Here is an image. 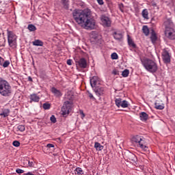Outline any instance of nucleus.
<instances>
[{
    "label": "nucleus",
    "instance_id": "nucleus-1",
    "mask_svg": "<svg viewBox=\"0 0 175 175\" xmlns=\"http://www.w3.org/2000/svg\"><path fill=\"white\" fill-rule=\"evenodd\" d=\"M72 16L76 23L84 29H94L95 28V20L91 18V10L86 8L83 10H75Z\"/></svg>",
    "mask_w": 175,
    "mask_h": 175
},
{
    "label": "nucleus",
    "instance_id": "nucleus-2",
    "mask_svg": "<svg viewBox=\"0 0 175 175\" xmlns=\"http://www.w3.org/2000/svg\"><path fill=\"white\" fill-rule=\"evenodd\" d=\"M12 92L13 90L10 83L6 79L0 77V95L4 96V98H9V96H12Z\"/></svg>",
    "mask_w": 175,
    "mask_h": 175
},
{
    "label": "nucleus",
    "instance_id": "nucleus-3",
    "mask_svg": "<svg viewBox=\"0 0 175 175\" xmlns=\"http://www.w3.org/2000/svg\"><path fill=\"white\" fill-rule=\"evenodd\" d=\"M133 142L137 144V146L144 152L148 151V144L146 138L142 135H135L132 138Z\"/></svg>",
    "mask_w": 175,
    "mask_h": 175
},
{
    "label": "nucleus",
    "instance_id": "nucleus-4",
    "mask_svg": "<svg viewBox=\"0 0 175 175\" xmlns=\"http://www.w3.org/2000/svg\"><path fill=\"white\" fill-rule=\"evenodd\" d=\"M143 66L150 73H155L158 70V65L152 59H145L142 61Z\"/></svg>",
    "mask_w": 175,
    "mask_h": 175
},
{
    "label": "nucleus",
    "instance_id": "nucleus-5",
    "mask_svg": "<svg viewBox=\"0 0 175 175\" xmlns=\"http://www.w3.org/2000/svg\"><path fill=\"white\" fill-rule=\"evenodd\" d=\"M8 42L10 47H14L17 44V36L12 31H7Z\"/></svg>",
    "mask_w": 175,
    "mask_h": 175
},
{
    "label": "nucleus",
    "instance_id": "nucleus-6",
    "mask_svg": "<svg viewBox=\"0 0 175 175\" xmlns=\"http://www.w3.org/2000/svg\"><path fill=\"white\" fill-rule=\"evenodd\" d=\"M90 42L92 44H97V46L102 44L103 42L102 40V36L98 34L96 31H93L90 35Z\"/></svg>",
    "mask_w": 175,
    "mask_h": 175
},
{
    "label": "nucleus",
    "instance_id": "nucleus-7",
    "mask_svg": "<svg viewBox=\"0 0 175 175\" xmlns=\"http://www.w3.org/2000/svg\"><path fill=\"white\" fill-rule=\"evenodd\" d=\"M72 106H73V102L67 100L64 103L62 107V113L63 116H67L72 111Z\"/></svg>",
    "mask_w": 175,
    "mask_h": 175
},
{
    "label": "nucleus",
    "instance_id": "nucleus-8",
    "mask_svg": "<svg viewBox=\"0 0 175 175\" xmlns=\"http://www.w3.org/2000/svg\"><path fill=\"white\" fill-rule=\"evenodd\" d=\"M161 57L164 64H170V62L172 61V54H170V51L167 49H164L162 51Z\"/></svg>",
    "mask_w": 175,
    "mask_h": 175
},
{
    "label": "nucleus",
    "instance_id": "nucleus-9",
    "mask_svg": "<svg viewBox=\"0 0 175 175\" xmlns=\"http://www.w3.org/2000/svg\"><path fill=\"white\" fill-rule=\"evenodd\" d=\"M115 103L117 107H122L123 109H126L129 106V103L125 100H122L121 98H116Z\"/></svg>",
    "mask_w": 175,
    "mask_h": 175
},
{
    "label": "nucleus",
    "instance_id": "nucleus-10",
    "mask_svg": "<svg viewBox=\"0 0 175 175\" xmlns=\"http://www.w3.org/2000/svg\"><path fill=\"white\" fill-rule=\"evenodd\" d=\"M165 35L168 39H171L172 40H174L175 39V31L172 27L165 28Z\"/></svg>",
    "mask_w": 175,
    "mask_h": 175
},
{
    "label": "nucleus",
    "instance_id": "nucleus-11",
    "mask_svg": "<svg viewBox=\"0 0 175 175\" xmlns=\"http://www.w3.org/2000/svg\"><path fill=\"white\" fill-rule=\"evenodd\" d=\"M100 21L103 27H110V25H111V21H110L109 17L105 15L101 16Z\"/></svg>",
    "mask_w": 175,
    "mask_h": 175
},
{
    "label": "nucleus",
    "instance_id": "nucleus-12",
    "mask_svg": "<svg viewBox=\"0 0 175 175\" xmlns=\"http://www.w3.org/2000/svg\"><path fill=\"white\" fill-rule=\"evenodd\" d=\"M99 84V78L98 77L94 76L90 79V85L92 88H96Z\"/></svg>",
    "mask_w": 175,
    "mask_h": 175
},
{
    "label": "nucleus",
    "instance_id": "nucleus-13",
    "mask_svg": "<svg viewBox=\"0 0 175 175\" xmlns=\"http://www.w3.org/2000/svg\"><path fill=\"white\" fill-rule=\"evenodd\" d=\"M77 65L79 66V68H82L83 69H85L87 68V59L85 58L82 57L79 61L76 62Z\"/></svg>",
    "mask_w": 175,
    "mask_h": 175
},
{
    "label": "nucleus",
    "instance_id": "nucleus-14",
    "mask_svg": "<svg viewBox=\"0 0 175 175\" xmlns=\"http://www.w3.org/2000/svg\"><path fill=\"white\" fill-rule=\"evenodd\" d=\"M94 92L97 95V96H102L105 94V88L102 86H97L95 88Z\"/></svg>",
    "mask_w": 175,
    "mask_h": 175
},
{
    "label": "nucleus",
    "instance_id": "nucleus-15",
    "mask_svg": "<svg viewBox=\"0 0 175 175\" xmlns=\"http://www.w3.org/2000/svg\"><path fill=\"white\" fill-rule=\"evenodd\" d=\"M113 36L116 40H122L124 33L120 31H116L113 32Z\"/></svg>",
    "mask_w": 175,
    "mask_h": 175
},
{
    "label": "nucleus",
    "instance_id": "nucleus-16",
    "mask_svg": "<svg viewBox=\"0 0 175 175\" xmlns=\"http://www.w3.org/2000/svg\"><path fill=\"white\" fill-rule=\"evenodd\" d=\"M29 99H30V103H32V102L38 103L39 102V100H40V96H38L35 93H33V94H30Z\"/></svg>",
    "mask_w": 175,
    "mask_h": 175
},
{
    "label": "nucleus",
    "instance_id": "nucleus-17",
    "mask_svg": "<svg viewBox=\"0 0 175 175\" xmlns=\"http://www.w3.org/2000/svg\"><path fill=\"white\" fill-rule=\"evenodd\" d=\"M51 92L55 96H56V98H61V96H62V92H61V90H57L54 87L51 88Z\"/></svg>",
    "mask_w": 175,
    "mask_h": 175
},
{
    "label": "nucleus",
    "instance_id": "nucleus-18",
    "mask_svg": "<svg viewBox=\"0 0 175 175\" xmlns=\"http://www.w3.org/2000/svg\"><path fill=\"white\" fill-rule=\"evenodd\" d=\"M158 40V37H157V33H155V31L154 29H152L151 36H150V40L153 44L157 42V40Z\"/></svg>",
    "mask_w": 175,
    "mask_h": 175
},
{
    "label": "nucleus",
    "instance_id": "nucleus-19",
    "mask_svg": "<svg viewBox=\"0 0 175 175\" xmlns=\"http://www.w3.org/2000/svg\"><path fill=\"white\" fill-rule=\"evenodd\" d=\"M128 38V44L133 49H136V44L133 42L132 38H131V36L129 35L127 36Z\"/></svg>",
    "mask_w": 175,
    "mask_h": 175
},
{
    "label": "nucleus",
    "instance_id": "nucleus-20",
    "mask_svg": "<svg viewBox=\"0 0 175 175\" xmlns=\"http://www.w3.org/2000/svg\"><path fill=\"white\" fill-rule=\"evenodd\" d=\"M139 117L142 121H147L148 120V115L146 112H142Z\"/></svg>",
    "mask_w": 175,
    "mask_h": 175
},
{
    "label": "nucleus",
    "instance_id": "nucleus-21",
    "mask_svg": "<svg viewBox=\"0 0 175 175\" xmlns=\"http://www.w3.org/2000/svg\"><path fill=\"white\" fill-rule=\"evenodd\" d=\"M142 32L144 33L146 36H148L150 35V29H148V26L144 25L142 27Z\"/></svg>",
    "mask_w": 175,
    "mask_h": 175
},
{
    "label": "nucleus",
    "instance_id": "nucleus-22",
    "mask_svg": "<svg viewBox=\"0 0 175 175\" xmlns=\"http://www.w3.org/2000/svg\"><path fill=\"white\" fill-rule=\"evenodd\" d=\"M159 101H156L154 103L155 109L157 110H163L165 109V106H163V104H159Z\"/></svg>",
    "mask_w": 175,
    "mask_h": 175
},
{
    "label": "nucleus",
    "instance_id": "nucleus-23",
    "mask_svg": "<svg viewBox=\"0 0 175 175\" xmlns=\"http://www.w3.org/2000/svg\"><path fill=\"white\" fill-rule=\"evenodd\" d=\"M33 46H43L44 43L40 40H35L32 42Z\"/></svg>",
    "mask_w": 175,
    "mask_h": 175
},
{
    "label": "nucleus",
    "instance_id": "nucleus-24",
    "mask_svg": "<svg viewBox=\"0 0 175 175\" xmlns=\"http://www.w3.org/2000/svg\"><path fill=\"white\" fill-rule=\"evenodd\" d=\"M94 148H96V151H102V150H103V146H102L99 142H95Z\"/></svg>",
    "mask_w": 175,
    "mask_h": 175
},
{
    "label": "nucleus",
    "instance_id": "nucleus-25",
    "mask_svg": "<svg viewBox=\"0 0 175 175\" xmlns=\"http://www.w3.org/2000/svg\"><path fill=\"white\" fill-rule=\"evenodd\" d=\"M142 14L144 18L148 20V10L147 9L143 10Z\"/></svg>",
    "mask_w": 175,
    "mask_h": 175
},
{
    "label": "nucleus",
    "instance_id": "nucleus-26",
    "mask_svg": "<svg viewBox=\"0 0 175 175\" xmlns=\"http://www.w3.org/2000/svg\"><path fill=\"white\" fill-rule=\"evenodd\" d=\"M64 9H69V0H61Z\"/></svg>",
    "mask_w": 175,
    "mask_h": 175
},
{
    "label": "nucleus",
    "instance_id": "nucleus-27",
    "mask_svg": "<svg viewBox=\"0 0 175 175\" xmlns=\"http://www.w3.org/2000/svg\"><path fill=\"white\" fill-rule=\"evenodd\" d=\"M75 174H78V175H83L84 174V171H83V169H81V167H77L75 170Z\"/></svg>",
    "mask_w": 175,
    "mask_h": 175
},
{
    "label": "nucleus",
    "instance_id": "nucleus-28",
    "mask_svg": "<svg viewBox=\"0 0 175 175\" xmlns=\"http://www.w3.org/2000/svg\"><path fill=\"white\" fill-rule=\"evenodd\" d=\"M129 159L133 162H136L137 159H136V155H135V154L131 153L129 154Z\"/></svg>",
    "mask_w": 175,
    "mask_h": 175
},
{
    "label": "nucleus",
    "instance_id": "nucleus-29",
    "mask_svg": "<svg viewBox=\"0 0 175 175\" xmlns=\"http://www.w3.org/2000/svg\"><path fill=\"white\" fill-rule=\"evenodd\" d=\"M42 107L44 110H50L51 105L47 103L43 104Z\"/></svg>",
    "mask_w": 175,
    "mask_h": 175
},
{
    "label": "nucleus",
    "instance_id": "nucleus-30",
    "mask_svg": "<svg viewBox=\"0 0 175 175\" xmlns=\"http://www.w3.org/2000/svg\"><path fill=\"white\" fill-rule=\"evenodd\" d=\"M122 76L124 77H128V76H129V70L125 69L124 71H122Z\"/></svg>",
    "mask_w": 175,
    "mask_h": 175
},
{
    "label": "nucleus",
    "instance_id": "nucleus-31",
    "mask_svg": "<svg viewBox=\"0 0 175 175\" xmlns=\"http://www.w3.org/2000/svg\"><path fill=\"white\" fill-rule=\"evenodd\" d=\"M28 29H29L31 32H33V31H35V30L36 29V27H35V25H28Z\"/></svg>",
    "mask_w": 175,
    "mask_h": 175
},
{
    "label": "nucleus",
    "instance_id": "nucleus-32",
    "mask_svg": "<svg viewBox=\"0 0 175 175\" xmlns=\"http://www.w3.org/2000/svg\"><path fill=\"white\" fill-rule=\"evenodd\" d=\"M10 65V62H9V60H6L3 62L1 66H3V68H8Z\"/></svg>",
    "mask_w": 175,
    "mask_h": 175
},
{
    "label": "nucleus",
    "instance_id": "nucleus-33",
    "mask_svg": "<svg viewBox=\"0 0 175 175\" xmlns=\"http://www.w3.org/2000/svg\"><path fill=\"white\" fill-rule=\"evenodd\" d=\"M18 131H20V132H24L25 131V126L24 125H18L17 126Z\"/></svg>",
    "mask_w": 175,
    "mask_h": 175
},
{
    "label": "nucleus",
    "instance_id": "nucleus-34",
    "mask_svg": "<svg viewBox=\"0 0 175 175\" xmlns=\"http://www.w3.org/2000/svg\"><path fill=\"white\" fill-rule=\"evenodd\" d=\"M111 59H118V55L117 54V53H113L111 55Z\"/></svg>",
    "mask_w": 175,
    "mask_h": 175
},
{
    "label": "nucleus",
    "instance_id": "nucleus-35",
    "mask_svg": "<svg viewBox=\"0 0 175 175\" xmlns=\"http://www.w3.org/2000/svg\"><path fill=\"white\" fill-rule=\"evenodd\" d=\"M50 120L53 124H55L57 122V118H55V116L54 115H52L51 116Z\"/></svg>",
    "mask_w": 175,
    "mask_h": 175
},
{
    "label": "nucleus",
    "instance_id": "nucleus-36",
    "mask_svg": "<svg viewBox=\"0 0 175 175\" xmlns=\"http://www.w3.org/2000/svg\"><path fill=\"white\" fill-rule=\"evenodd\" d=\"M12 144L14 147H20V142L18 141H14Z\"/></svg>",
    "mask_w": 175,
    "mask_h": 175
},
{
    "label": "nucleus",
    "instance_id": "nucleus-37",
    "mask_svg": "<svg viewBox=\"0 0 175 175\" xmlns=\"http://www.w3.org/2000/svg\"><path fill=\"white\" fill-rule=\"evenodd\" d=\"M0 116H3L4 118L8 117L9 116V111H3V113H0Z\"/></svg>",
    "mask_w": 175,
    "mask_h": 175
},
{
    "label": "nucleus",
    "instance_id": "nucleus-38",
    "mask_svg": "<svg viewBox=\"0 0 175 175\" xmlns=\"http://www.w3.org/2000/svg\"><path fill=\"white\" fill-rule=\"evenodd\" d=\"M118 8H119L120 10L122 13H124V4H123V3H120V4L118 5Z\"/></svg>",
    "mask_w": 175,
    "mask_h": 175
},
{
    "label": "nucleus",
    "instance_id": "nucleus-39",
    "mask_svg": "<svg viewBox=\"0 0 175 175\" xmlns=\"http://www.w3.org/2000/svg\"><path fill=\"white\" fill-rule=\"evenodd\" d=\"M24 170L21 169H16V172L18 173V174H22V173H24Z\"/></svg>",
    "mask_w": 175,
    "mask_h": 175
},
{
    "label": "nucleus",
    "instance_id": "nucleus-40",
    "mask_svg": "<svg viewBox=\"0 0 175 175\" xmlns=\"http://www.w3.org/2000/svg\"><path fill=\"white\" fill-rule=\"evenodd\" d=\"M113 75L115 76H118L120 75V72L118 70H113L112 72Z\"/></svg>",
    "mask_w": 175,
    "mask_h": 175
},
{
    "label": "nucleus",
    "instance_id": "nucleus-41",
    "mask_svg": "<svg viewBox=\"0 0 175 175\" xmlns=\"http://www.w3.org/2000/svg\"><path fill=\"white\" fill-rule=\"evenodd\" d=\"M54 144H48L47 145H46V148H54Z\"/></svg>",
    "mask_w": 175,
    "mask_h": 175
},
{
    "label": "nucleus",
    "instance_id": "nucleus-42",
    "mask_svg": "<svg viewBox=\"0 0 175 175\" xmlns=\"http://www.w3.org/2000/svg\"><path fill=\"white\" fill-rule=\"evenodd\" d=\"M66 99H68V100H72V99H73V96L67 95L66 96Z\"/></svg>",
    "mask_w": 175,
    "mask_h": 175
},
{
    "label": "nucleus",
    "instance_id": "nucleus-43",
    "mask_svg": "<svg viewBox=\"0 0 175 175\" xmlns=\"http://www.w3.org/2000/svg\"><path fill=\"white\" fill-rule=\"evenodd\" d=\"M3 62H5V59L2 57L0 56V65H1V66H2Z\"/></svg>",
    "mask_w": 175,
    "mask_h": 175
},
{
    "label": "nucleus",
    "instance_id": "nucleus-44",
    "mask_svg": "<svg viewBox=\"0 0 175 175\" xmlns=\"http://www.w3.org/2000/svg\"><path fill=\"white\" fill-rule=\"evenodd\" d=\"M88 96L90 98V99H93V100H95V97H94V95H92L91 93H88Z\"/></svg>",
    "mask_w": 175,
    "mask_h": 175
},
{
    "label": "nucleus",
    "instance_id": "nucleus-45",
    "mask_svg": "<svg viewBox=\"0 0 175 175\" xmlns=\"http://www.w3.org/2000/svg\"><path fill=\"white\" fill-rule=\"evenodd\" d=\"M79 113H80V114L81 116V118L82 119L84 118V117H85V114H84V112H83V110H80Z\"/></svg>",
    "mask_w": 175,
    "mask_h": 175
},
{
    "label": "nucleus",
    "instance_id": "nucleus-46",
    "mask_svg": "<svg viewBox=\"0 0 175 175\" xmlns=\"http://www.w3.org/2000/svg\"><path fill=\"white\" fill-rule=\"evenodd\" d=\"M2 46H5V43H6V39L5 38H3V41H0Z\"/></svg>",
    "mask_w": 175,
    "mask_h": 175
},
{
    "label": "nucleus",
    "instance_id": "nucleus-47",
    "mask_svg": "<svg viewBox=\"0 0 175 175\" xmlns=\"http://www.w3.org/2000/svg\"><path fill=\"white\" fill-rule=\"evenodd\" d=\"M28 165H29V167H32L33 166V162L31 161H28Z\"/></svg>",
    "mask_w": 175,
    "mask_h": 175
},
{
    "label": "nucleus",
    "instance_id": "nucleus-48",
    "mask_svg": "<svg viewBox=\"0 0 175 175\" xmlns=\"http://www.w3.org/2000/svg\"><path fill=\"white\" fill-rule=\"evenodd\" d=\"M99 5H103V0H96Z\"/></svg>",
    "mask_w": 175,
    "mask_h": 175
},
{
    "label": "nucleus",
    "instance_id": "nucleus-49",
    "mask_svg": "<svg viewBox=\"0 0 175 175\" xmlns=\"http://www.w3.org/2000/svg\"><path fill=\"white\" fill-rule=\"evenodd\" d=\"M67 65H72V59H68L67 60Z\"/></svg>",
    "mask_w": 175,
    "mask_h": 175
},
{
    "label": "nucleus",
    "instance_id": "nucleus-50",
    "mask_svg": "<svg viewBox=\"0 0 175 175\" xmlns=\"http://www.w3.org/2000/svg\"><path fill=\"white\" fill-rule=\"evenodd\" d=\"M23 175H35V174H33V173H32V172H27V173L23 174Z\"/></svg>",
    "mask_w": 175,
    "mask_h": 175
},
{
    "label": "nucleus",
    "instance_id": "nucleus-51",
    "mask_svg": "<svg viewBox=\"0 0 175 175\" xmlns=\"http://www.w3.org/2000/svg\"><path fill=\"white\" fill-rule=\"evenodd\" d=\"M28 81H32V77H28Z\"/></svg>",
    "mask_w": 175,
    "mask_h": 175
},
{
    "label": "nucleus",
    "instance_id": "nucleus-52",
    "mask_svg": "<svg viewBox=\"0 0 175 175\" xmlns=\"http://www.w3.org/2000/svg\"><path fill=\"white\" fill-rule=\"evenodd\" d=\"M152 6H154L155 8V6H157V3H152Z\"/></svg>",
    "mask_w": 175,
    "mask_h": 175
}]
</instances>
